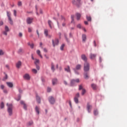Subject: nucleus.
I'll list each match as a JSON object with an SVG mask.
<instances>
[{
  "label": "nucleus",
  "mask_w": 127,
  "mask_h": 127,
  "mask_svg": "<svg viewBox=\"0 0 127 127\" xmlns=\"http://www.w3.org/2000/svg\"><path fill=\"white\" fill-rule=\"evenodd\" d=\"M6 105L7 106V112L9 115L11 116V115H12V104H8V103H7Z\"/></svg>",
  "instance_id": "f257e3e1"
},
{
  "label": "nucleus",
  "mask_w": 127,
  "mask_h": 127,
  "mask_svg": "<svg viewBox=\"0 0 127 127\" xmlns=\"http://www.w3.org/2000/svg\"><path fill=\"white\" fill-rule=\"evenodd\" d=\"M90 70V64L89 63L85 62L84 64V72H88Z\"/></svg>",
  "instance_id": "f03ea898"
},
{
  "label": "nucleus",
  "mask_w": 127,
  "mask_h": 127,
  "mask_svg": "<svg viewBox=\"0 0 127 127\" xmlns=\"http://www.w3.org/2000/svg\"><path fill=\"white\" fill-rule=\"evenodd\" d=\"M6 13H7V16L8 17V19L9 20V22L10 24L12 25V24H13V21H12V19H11V17H10V16L11 15V14L10 13V12H9L8 11H7Z\"/></svg>",
  "instance_id": "7ed1b4c3"
},
{
  "label": "nucleus",
  "mask_w": 127,
  "mask_h": 127,
  "mask_svg": "<svg viewBox=\"0 0 127 127\" xmlns=\"http://www.w3.org/2000/svg\"><path fill=\"white\" fill-rule=\"evenodd\" d=\"M82 65L81 64H77L75 68H73V70L74 71L76 74H79V72H77V70H81Z\"/></svg>",
  "instance_id": "20e7f679"
},
{
  "label": "nucleus",
  "mask_w": 127,
  "mask_h": 127,
  "mask_svg": "<svg viewBox=\"0 0 127 127\" xmlns=\"http://www.w3.org/2000/svg\"><path fill=\"white\" fill-rule=\"evenodd\" d=\"M78 90H82V92H81L82 96H84L85 95V94L86 93V89L83 88V86L82 85L79 86Z\"/></svg>",
  "instance_id": "39448f33"
},
{
  "label": "nucleus",
  "mask_w": 127,
  "mask_h": 127,
  "mask_svg": "<svg viewBox=\"0 0 127 127\" xmlns=\"http://www.w3.org/2000/svg\"><path fill=\"white\" fill-rule=\"evenodd\" d=\"M72 3L73 4H74V5H80V3L81 2V0H72Z\"/></svg>",
  "instance_id": "423d86ee"
},
{
  "label": "nucleus",
  "mask_w": 127,
  "mask_h": 127,
  "mask_svg": "<svg viewBox=\"0 0 127 127\" xmlns=\"http://www.w3.org/2000/svg\"><path fill=\"white\" fill-rule=\"evenodd\" d=\"M79 82H80L79 79H72L71 81L70 85L71 86H73L74 84H75V83H79Z\"/></svg>",
  "instance_id": "0eeeda50"
},
{
  "label": "nucleus",
  "mask_w": 127,
  "mask_h": 127,
  "mask_svg": "<svg viewBox=\"0 0 127 127\" xmlns=\"http://www.w3.org/2000/svg\"><path fill=\"white\" fill-rule=\"evenodd\" d=\"M92 105H91L90 104V103H87V110L88 113L91 112V111H92Z\"/></svg>",
  "instance_id": "6e6552de"
},
{
  "label": "nucleus",
  "mask_w": 127,
  "mask_h": 127,
  "mask_svg": "<svg viewBox=\"0 0 127 127\" xmlns=\"http://www.w3.org/2000/svg\"><path fill=\"white\" fill-rule=\"evenodd\" d=\"M49 101L50 104H53L55 103V99H54V97L51 96L49 98Z\"/></svg>",
  "instance_id": "1a4fd4ad"
},
{
  "label": "nucleus",
  "mask_w": 127,
  "mask_h": 127,
  "mask_svg": "<svg viewBox=\"0 0 127 127\" xmlns=\"http://www.w3.org/2000/svg\"><path fill=\"white\" fill-rule=\"evenodd\" d=\"M23 78L25 80H30V75L28 73H26L23 75Z\"/></svg>",
  "instance_id": "9d476101"
},
{
  "label": "nucleus",
  "mask_w": 127,
  "mask_h": 127,
  "mask_svg": "<svg viewBox=\"0 0 127 127\" xmlns=\"http://www.w3.org/2000/svg\"><path fill=\"white\" fill-rule=\"evenodd\" d=\"M52 42H53V47H55L56 45H58L59 43V41L58 40V39H56L55 41L54 40H53Z\"/></svg>",
  "instance_id": "9b49d317"
},
{
  "label": "nucleus",
  "mask_w": 127,
  "mask_h": 127,
  "mask_svg": "<svg viewBox=\"0 0 127 127\" xmlns=\"http://www.w3.org/2000/svg\"><path fill=\"white\" fill-rule=\"evenodd\" d=\"M89 56H90V59H92L93 60H94V59H95V58L97 57V55L95 54L91 53L90 54Z\"/></svg>",
  "instance_id": "f8f14e48"
},
{
  "label": "nucleus",
  "mask_w": 127,
  "mask_h": 127,
  "mask_svg": "<svg viewBox=\"0 0 127 127\" xmlns=\"http://www.w3.org/2000/svg\"><path fill=\"white\" fill-rule=\"evenodd\" d=\"M32 20H33V18L28 17L27 18V23L28 24H31V23H32Z\"/></svg>",
  "instance_id": "ddd939ff"
},
{
  "label": "nucleus",
  "mask_w": 127,
  "mask_h": 127,
  "mask_svg": "<svg viewBox=\"0 0 127 127\" xmlns=\"http://www.w3.org/2000/svg\"><path fill=\"white\" fill-rule=\"evenodd\" d=\"M64 70L68 73H71V69H70V66H69V65H67L64 68Z\"/></svg>",
  "instance_id": "4468645a"
},
{
  "label": "nucleus",
  "mask_w": 127,
  "mask_h": 127,
  "mask_svg": "<svg viewBox=\"0 0 127 127\" xmlns=\"http://www.w3.org/2000/svg\"><path fill=\"white\" fill-rule=\"evenodd\" d=\"M20 66H21V62L19 61L16 64V68L19 69V68H20Z\"/></svg>",
  "instance_id": "2eb2a0df"
},
{
  "label": "nucleus",
  "mask_w": 127,
  "mask_h": 127,
  "mask_svg": "<svg viewBox=\"0 0 127 127\" xmlns=\"http://www.w3.org/2000/svg\"><path fill=\"white\" fill-rule=\"evenodd\" d=\"M81 59L83 60V61H85V62H87V57L85 55H81Z\"/></svg>",
  "instance_id": "dca6fc26"
},
{
  "label": "nucleus",
  "mask_w": 127,
  "mask_h": 127,
  "mask_svg": "<svg viewBox=\"0 0 127 127\" xmlns=\"http://www.w3.org/2000/svg\"><path fill=\"white\" fill-rule=\"evenodd\" d=\"M6 84L9 88H12V87H13V84L12 82H6Z\"/></svg>",
  "instance_id": "f3484780"
},
{
  "label": "nucleus",
  "mask_w": 127,
  "mask_h": 127,
  "mask_svg": "<svg viewBox=\"0 0 127 127\" xmlns=\"http://www.w3.org/2000/svg\"><path fill=\"white\" fill-rule=\"evenodd\" d=\"M48 23L50 27V28H52V24H53V23H52V21H51V20H49L48 21Z\"/></svg>",
  "instance_id": "a211bd4d"
},
{
  "label": "nucleus",
  "mask_w": 127,
  "mask_h": 127,
  "mask_svg": "<svg viewBox=\"0 0 127 127\" xmlns=\"http://www.w3.org/2000/svg\"><path fill=\"white\" fill-rule=\"evenodd\" d=\"M91 87L92 88L93 90H97V85L94 83L91 84Z\"/></svg>",
  "instance_id": "6ab92c4d"
},
{
  "label": "nucleus",
  "mask_w": 127,
  "mask_h": 127,
  "mask_svg": "<svg viewBox=\"0 0 127 127\" xmlns=\"http://www.w3.org/2000/svg\"><path fill=\"white\" fill-rule=\"evenodd\" d=\"M84 78L86 79H89V75H88V73H87V72L84 73Z\"/></svg>",
  "instance_id": "aec40b11"
},
{
  "label": "nucleus",
  "mask_w": 127,
  "mask_h": 127,
  "mask_svg": "<svg viewBox=\"0 0 127 127\" xmlns=\"http://www.w3.org/2000/svg\"><path fill=\"white\" fill-rule=\"evenodd\" d=\"M57 79H54L52 80V83H53V85H56V84H57Z\"/></svg>",
  "instance_id": "412c9836"
},
{
  "label": "nucleus",
  "mask_w": 127,
  "mask_h": 127,
  "mask_svg": "<svg viewBox=\"0 0 127 127\" xmlns=\"http://www.w3.org/2000/svg\"><path fill=\"white\" fill-rule=\"evenodd\" d=\"M37 54H38V55H39V56H40L41 58H43L42 55H41V52L40 50H37Z\"/></svg>",
  "instance_id": "4be33fe9"
},
{
  "label": "nucleus",
  "mask_w": 127,
  "mask_h": 127,
  "mask_svg": "<svg viewBox=\"0 0 127 127\" xmlns=\"http://www.w3.org/2000/svg\"><path fill=\"white\" fill-rule=\"evenodd\" d=\"M36 100L38 104H40V97L38 95L36 96Z\"/></svg>",
  "instance_id": "5701e85b"
},
{
  "label": "nucleus",
  "mask_w": 127,
  "mask_h": 127,
  "mask_svg": "<svg viewBox=\"0 0 127 127\" xmlns=\"http://www.w3.org/2000/svg\"><path fill=\"white\" fill-rule=\"evenodd\" d=\"M82 41H86V39L87 38V37L86 36V35H85V34L82 35Z\"/></svg>",
  "instance_id": "b1692460"
},
{
  "label": "nucleus",
  "mask_w": 127,
  "mask_h": 127,
  "mask_svg": "<svg viewBox=\"0 0 127 127\" xmlns=\"http://www.w3.org/2000/svg\"><path fill=\"white\" fill-rule=\"evenodd\" d=\"M77 20H79L80 19V17H81V14L77 13H76Z\"/></svg>",
  "instance_id": "393cba45"
},
{
  "label": "nucleus",
  "mask_w": 127,
  "mask_h": 127,
  "mask_svg": "<svg viewBox=\"0 0 127 127\" xmlns=\"http://www.w3.org/2000/svg\"><path fill=\"white\" fill-rule=\"evenodd\" d=\"M35 111L37 113L38 115H39V108L37 106H36Z\"/></svg>",
  "instance_id": "a878e982"
},
{
  "label": "nucleus",
  "mask_w": 127,
  "mask_h": 127,
  "mask_svg": "<svg viewBox=\"0 0 127 127\" xmlns=\"http://www.w3.org/2000/svg\"><path fill=\"white\" fill-rule=\"evenodd\" d=\"M99 114V112H98V110L95 109L94 110V116H97Z\"/></svg>",
  "instance_id": "bb28decb"
},
{
  "label": "nucleus",
  "mask_w": 127,
  "mask_h": 127,
  "mask_svg": "<svg viewBox=\"0 0 127 127\" xmlns=\"http://www.w3.org/2000/svg\"><path fill=\"white\" fill-rule=\"evenodd\" d=\"M74 101L76 104H78V103H79V100L78 99V98L74 97Z\"/></svg>",
  "instance_id": "cd10ccee"
},
{
  "label": "nucleus",
  "mask_w": 127,
  "mask_h": 127,
  "mask_svg": "<svg viewBox=\"0 0 127 127\" xmlns=\"http://www.w3.org/2000/svg\"><path fill=\"white\" fill-rule=\"evenodd\" d=\"M86 19L88 21H91L92 20V18H91V16H86Z\"/></svg>",
  "instance_id": "c85d7f7f"
},
{
  "label": "nucleus",
  "mask_w": 127,
  "mask_h": 127,
  "mask_svg": "<svg viewBox=\"0 0 127 127\" xmlns=\"http://www.w3.org/2000/svg\"><path fill=\"white\" fill-rule=\"evenodd\" d=\"M44 33H45V35H46V36H48V30H46L45 29V31H44Z\"/></svg>",
  "instance_id": "c756f323"
},
{
  "label": "nucleus",
  "mask_w": 127,
  "mask_h": 127,
  "mask_svg": "<svg viewBox=\"0 0 127 127\" xmlns=\"http://www.w3.org/2000/svg\"><path fill=\"white\" fill-rule=\"evenodd\" d=\"M35 65H38L39 64V60L36 59L35 61Z\"/></svg>",
  "instance_id": "7c9ffc66"
},
{
  "label": "nucleus",
  "mask_w": 127,
  "mask_h": 127,
  "mask_svg": "<svg viewBox=\"0 0 127 127\" xmlns=\"http://www.w3.org/2000/svg\"><path fill=\"white\" fill-rule=\"evenodd\" d=\"M5 31H6L7 32H8L9 31V28H8V27L7 26H5Z\"/></svg>",
  "instance_id": "2f4dec72"
},
{
  "label": "nucleus",
  "mask_w": 127,
  "mask_h": 127,
  "mask_svg": "<svg viewBox=\"0 0 127 127\" xmlns=\"http://www.w3.org/2000/svg\"><path fill=\"white\" fill-rule=\"evenodd\" d=\"M51 69L53 71H55V68H54V64H53V63H52L51 64Z\"/></svg>",
  "instance_id": "473e14b6"
},
{
  "label": "nucleus",
  "mask_w": 127,
  "mask_h": 127,
  "mask_svg": "<svg viewBox=\"0 0 127 127\" xmlns=\"http://www.w3.org/2000/svg\"><path fill=\"white\" fill-rule=\"evenodd\" d=\"M32 71L33 72V73H34V74L37 73V70H36V69H34V68L32 69Z\"/></svg>",
  "instance_id": "72a5a7b5"
},
{
  "label": "nucleus",
  "mask_w": 127,
  "mask_h": 127,
  "mask_svg": "<svg viewBox=\"0 0 127 127\" xmlns=\"http://www.w3.org/2000/svg\"><path fill=\"white\" fill-rule=\"evenodd\" d=\"M28 45H29L30 46L31 48H33V47L34 46V44H30V43H28Z\"/></svg>",
  "instance_id": "f704fd0d"
},
{
  "label": "nucleus",
  "mask_w": 127,
  "mask_h": 127,
  "mask_svg": "<svg viewBox=\"0 0 127 127\" xmlns=\"http://www.w3.org/2000/svg\"><path fill=\"white\" fill-rule=\"evenodd\" d=\"M4 107V104H3V102H1L0 104V108L1 109H3Z\"/></svg>",
  "instance_id": "c9c22d12"
},
{
  "label": "nucleus",
  "mask_w": 127,
  "mask_h": 127,
  "mask_svg": "<svg viewBox=\"0 0 127 127\" xmlns=\"http://www.w3.org/2000/svg\"><path fill=\"white\" fill-rule=\"evenodd\" d=\"M64 47H65V45L64 44L62 45V46H61V48H60L61 50H63Z\"/></svg>",
  "instance_id": "e433bc0d"
},
{
  "label": "nucleus",
  "mask_w": 127,
  "mask_h": 127,
  "mask_svg": "<svg viewBox=\"0 0 127 127\" xmlns=\"http://www.w3.org/2000/svg\"><path fill=\"white\" fill-rule=\"evenodd\" d=\"M4 54V53L3 52V51L2 50H0V56L3 55Z\"/></svg>",
  "instance_id": "4c0bfd02"
},
{
  "label": "nucleus",
  "mask_w": 127,
  "mask_h": 127,
  "mask_svg": "<svg viewBox=\"0 0 127 127\" xmlns=\"http://www.w3.org/2000/svg\"><path fill=\"white\" fill-rule=\"evenodd\" d=\"M33 122L32 121H30L28 123V126H32Z\"/></svg>",
  "instance_id": "58836bf2"
},
{
  "label": "nucleus",
  "mask_w": 127,
  "mask_h": 127,
  "mask_svg": "<svg viewBox=\"0 0 127 127\" xmlns=\"http://www.w3.org/2000/svg\"><path fill=\"white\" fill-rule=\"evenodd\" d=\"M79 97H80V94L79 93H77L75 96V98H79Z\"/></svg>",
  "instance_id": "ea45409f"
},
{
  "label": "nucleus",
  "mask_w": 127,
  "mask_h": 127,
  "mask_svg": "<svg viewBox=\"0 0 127 127\" xmlns=\"http://www.w3.org/2000/svg\"><path fill=\"white\" fill-rule=\"evenodd\" d=\"M18 5L19 6H21V5H22V3L21 2V1L18 2Z\"/></svg>",
  "instance_id": "a19ab883"
},
{
  "label": "nucleus",
  "mask_w": 127,
  "mask_h": 127,
  "mask_svg": "<svg viewBox=\"0 0 127 127\" xmlns=\"http://www.w3.org/2000/svg\"><path fill=\"white\" fill-rule=\"evenodd\" d=\"M3 34H4V35H5L6 36V35H7V32H6V31H3Z\"/></svg>",
  "instance_id": "79ce46f5"
},
{
  "label": "nucleus",
  "mask_w": 127,
  "mask_h": 127,
  "mask_svg": "<svg viewBox=\"0 0 127 127\" xmlns=\"http://www.w3.org/2000/svg\"><path fill=\"white\" fill-rule=\"evenodd\" d=\"M47 92H48L49 93L51 92V88H50V87H48Z\"/></svg>",
  "instance_id": "37998d69"
},
{
  "label": "nucleus",
  "mask_w": 127,
  "mask_h": 127,
  "mask_svg": "<svg viewBox=\"0 0 127 127\" xmlns=\"http://www.w3.org/2000/svg\"><path fill=\"white\" fill-rule=\"evenodd\" d=\"M77 28H82V26L81 24H79L78 25H77Z\"/></svg>",
  "instance_id": "c03bdc74"
},
{
  "label": "nucleus",
  "mask_w": 127,
  "mask_h": 127,
  "mask_svg": "<svg viewBox=\"0 0 127 127\" xmlns=\"http://www.w3.org/2000/svg\"><path fill=\"white\" fill-rule=\"evenodd\" d=\"M23 108H24V110H27V107H26V104L23 105Z\"/></svg>",
  "instance_id": "a18cd8bd"
},
{
  "label": "nucleus",
  "mask_w": 127,
  "mask_h": 127,
  "mask_svg": "<svg viewBox=\"0 0 127 127\" xmlns=\"http://www.w3.org/2000/svg\"><path fill=\"white\" fill-rule=\"evenodd\" d=\"M13 13H14V16H16V10H13Z\"/></svg>",
  "instance_id": "49530a36"
},
{
  "label": "nucleus",
  "mask_w": 127,
  "mask_h": 127,
  "mask_svg": "<svg viewBox=\"0 0 127 127\" xmlns=\"http://www.w3.org/2000/svg\"><path fill=\"white\" fill-rule=\"evenodd\" d=\"M71 22H73V21H74V15H71Z\"/></svg>",
  "instance_id": "de8ad7c7"
},
{
  "label": "nucleus",
  "mask_w": 127,
  "mask_h": 127,
  "mask_svg": "<svg viewBox=\"0 0 127 127\" xmlns=\"http://www.w3.org/2000/svg\"><path fill=\"white\" fill-rule=\"evenodd\" d=\"M0 88H1L2 90H3V89H4V85H0Z\"/></svg>",
  "instance_id": "09e8293b"
},
{
  "label": "nucleus",
  "mask_w": 127,
  "mask_h": 127,
  "mask_svg": "<svg viewBox=\"0 0 127 127\" xmlns=\"http://www.w3.org/2000/svg\"><path fill=\"white\" fill-rule=\"evenodd\" d=\"M36 68L37 69V70H39V69H40V67H39L38 64L36 65Z\"/></svg>",
  "instance_id": "8fccbe9b"
},
{
  "label": "nucleus",
  "mask_w": 127,
  "mask_h": 127,
  "mask_svg": "<svg viewBox=\"0 0 127 127\" xmlns=\"http://www.w3.org/2000/svg\"><path fill=\"white\" fill-rule=\"evenodd\" d=\"M3 25V22L2 21H0V26H1V25Z\"/></svg>",
  "instance_id": "3c124183"
},
{
  "label": "nucleus",
  "mask_w": 127,
  "mask_h": 127,
  "mask_svg": "<svg viewBox=\"0 0 127 127\" xmlns=\"http://www.w3.org/2000/svg\"><path fill=\"white\" fill-rule=\"evenodd\" d=\"M20 104L21 105H23V106H24V105H25V103L22 101H20Z\"/></svg>",
  "instance_id": "603ef678"
},
{
  "label": "nucleus",
  "mask_w": 127,
  "mask_h": 127,
  "mask_svg": "<svg viewBox=\"0 0 127 127\" xmlns=\"http://www.w3.org/2000/svg\"><path fill=\"white\" fill-rule=\"evenodd\" d=\"M19 36L20 37H22V33H19Z\"/></svg>",
  "instance_id": "864d4df0"
},
{
  "label": "nucleus",
  "mask_w": 127,
  "mask_h": 127,
  "mask_svg": "<svg viewBox=\"0 0 127 127\" xmlns=\"http://www.w3.org/2000/svg\"><path fill=\"white\" fill-rule=\"evenodd\" d=\"M3 93H4L5 94H7V90H3Z\"/></svg>",
  "instance_id": "5fc2aeb1"
},
{
  "label": "nucleus",
  "mask_w": 127,
  "mask_h": 127,
  "mask_svg": "<svg viewBox=\"0 0 127 127\" xmlns=\"http://www.w3.org/2000/svg\"><path fill=\"white\" fill-rule=\"evenodd\" d=\"M31 31H32L31 28H28V32H31Z\"/></svg>",
  "instance_id": "6e6d98bb"
},
{
  "label": "nucleus",
  "mask_w": 127,
  "mask_h": 127,
  "mask_svg": "<svg viewBox=\"0 0 127 127\" xmlns=\"http://www.w3.org/2000/svg\"><path fill=\"white\" fill-rule=\"evenodd\" d=\"M5 67H6V68H7V69H9V65H8V64H6L5 65Z\"/></svg>",
  "instance_id": "4d7b16f0"
},
{
  "label": "nucleus",
  "mask_w": 127,
  "mask_h": 127,
  "mask_svg": "<svg viewBox=\"0 0 127 127\" xmlns=\"http://www.w3.org/2000/svg\"><path fill=\"white\" fill-rule=\"evenodd\" d=\"M44 51L45 52L47 53V49H46V48H44Z\"/></svg>",
  "instance_id": "13d9d810"
},
{
  "label": "nucleus",
  "mask_w": 127,
  "mask_h": 127,
  "mask_svg": "<svg viewBox=\"0 0 127 127\" xmlns=\"http://www.w3.org/2000/svg\"><path fill=\"white\" fill-rule=\"evenodd\" d=\"M94 46L96 47V46H97V44H96V41H94Z\"/></svg>",
  "instance_id": "bf43d9fd"
},
{
  "label": "nucleus",
  "mask_w": 127,
  "mask_h": 127,
  "mask_svg": "<svg viewBox=\"0 0 127 127\" xmlns=\"http://www.w3.org/2000/svg\"><path fill=\"white\" fill-rule=\"evenodd\" d=\"M20 98H21V97L20 96V95H19L18 97V99H17V101H19V100H20Z\"/></svg>",
  "instance_id": "052dcab7"
},
{
  "label": "nucleus",
  "mask_w": 127,
  "mask_h": 127,
  "mask_svg": "<svg viewBox=\"0 0 127 127\" xmlns=\"http://www.w3.org/2000/svg\"><path fill=\"white\" fill-rule=\"evenodd\" d=\"M37 34L38 35V37H39V32H38V30H37Z\"/></svg>",
  "instance_id": "680f3d73"
},
{
  "label": "nucleus",
  "mask_w": 127,
  "mask_h": 127,
  "mask_svg": "<svg viewBox=\"0 0 127 127\" xmlns=\"http://www.w3.org/2000/svg\"><path fill=\"white\" fill-rule=\"evenodd\" d=\"M19 93H22V90L20 89H19Z\"/></svg>",
  "instance_id": "e2e57ef3"
},
{
  "label": "nucleus",
  "mask_w": 127,
  "mask_h": 127,
  "mask_svg": "<svg viewBox=\"0 0 127 127\" xmlns=\"http://www.w3.org/2000/svg\"><path fill=\"white\" fill-rule=\"evenodd\" d=\"M84 24H86L87 25L88 24V22L86 21H84Z\"/></svg>",
  "instance_id": "0e129e2a"
},
{
  "label": "nucleus",
  "mask_w": 127,
  "mask_h": 127,
  "mask_svg": "<svg viewBox=\"0 0 127 127\" xmlns=\"http://www.w3.org/2000/svg\"><path fill=\"white\" fill-rule=\"evenodd\" d=\"M64 85H67V82L66 81H64Z\"/></svg>",
  "instance_id": "69168bd1"
},
{
  "label": "nucleus",
  "mask_w": 127,
  "mask_h": 127,
  "mask_svg": "<svg viewBox=\"0 0 127 127\" xmlns=\"http://www.w3.org/2000/svg\"><path fill=\"white\" fill-rule=\"evenodd\" d=\"M22 52V49H20L19 50V52Z\"/></svg>",
  "instance_id": "338daca9"
},
{
  "label": "nucleus",
  "mask_w": 127,
  "mask_h": 127,
  "mask_svg": "<svg viewBox=\"0 0 127 127\" xmlns=\"http://www.w3.org/2000/svg\"><path fill=\"white\" fill-rule=\"evenodd\" d=\"M40 13H41V14L43 13L42 10H41V9L40 10Z\"/></svg>",
  "instance_id": "774afa93"
}]
</instances>
